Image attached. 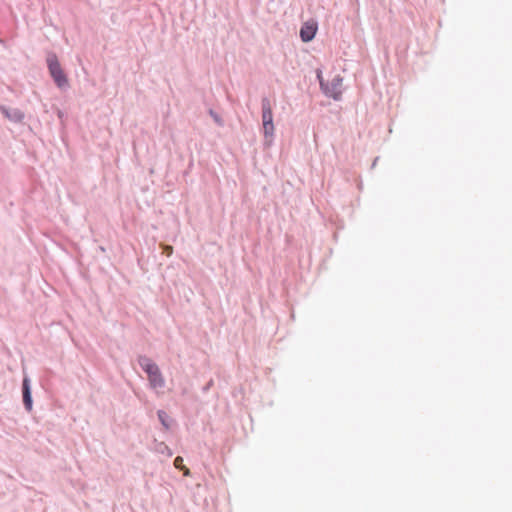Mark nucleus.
Masks as SVG:
<instances>
[{"label": "nucleus", "mask_w": 512, "mask_h": 512, "mask_svg": "<svg viewBox=\"0 0 512 512\" xmlns=\"http://www.w3.org/2000/svg\"><path fill=\"white\" fill-rule=\"evenodd\" d=\"M46 62L49 73L53 78L56 86L62 90L67 89L69 87V81L63 69L61 68L57 55L52 52L49 53L47 55Z\"/></svg>", "instance_id": "nucleus-1"}, {"label": "nucleus", "mask_w": 512, "mask_h": 512, "mask_svg": "<svg viewBox=\"0 0 512 512\" xmlns=\"http://www.w3.org/2000/svg\"><path fill=\"white\" fill-rule=\"evenodd\" d=\"M139 364L146 372L150 386L155 390L163 389L165 386V380L159 367L146 357H141L139 359Z\"/></svg>", "instance_id": "nucleus-2"}, {"label": "nucleus", "mask_w": 512, "mask_h": 512, "mask_svg": "<svg viewBox=\"0 0 512 512\" xmlns=\"http://www.w3.org/2000/svg\"><path fill=\"white\" fill-rule=\"evenodd\" d=\"M318 79L320 81V85L324 91V93L335 100L340 99L342 95V86L343 79L342 77L335 76L330 82L325 83L320 74H318Z\"/></svg>", "instance_id": "nucleus-3"}, {"label": "nucleus", "mask_w": 512, "mask_h": 512, "mask_svg": "<svg viewBox=\"0 0 512 512\" xmlns=\"http://www.w3.org/2000/svg\"><path fill=\"white\" fill-rule=\"evenodd\" d=\"M22 398L25 409L30 412L33 409V400L31 394V381L27 375H24L22 382Z\"/></svg>", "instance_id": "nucleus-4"}, {"label": "nucleus", "mask_w": 512, "mask_h": 512, "mask_svg": "<svg viewBox=\"0 0 512 512\" xmlns=\"http://www.w3.org/2000/svg\"><path fill=\"white\" fill-rule=\"evenodd\" d=\"M317 32V23L314 20L305 22L300 29V37L302 41H311Z\"/></svg>", "instance_id": "nucleus-5"}, {"label": "nucleus", "mask_w": 512, "mask_h": 512, "mask_svg": "<svg viewBox=\"0 0 512 512\" xmlns=\"http://www.w3.org/2000/svg\"><path fill=\"white\" fill-rule=\"evenodd\" d=\"M0 111L6 118L15 123L22 122L25 117L24 113L18 108H7L5 106H0Z\"/></svg>", "instance_id": "nucleus-6"}, {"label": "nucleus", "mask_w": 512, "mask_h": 512, "mask_svg": "<svg viewBox=\"0 0 512 512\" xmlns=\"http://www.w3.org/2000/svg\"><path fill=\"white\" fill-rule=\"evenodd\" d=\"M262 122L268 123L273 122L272 109L270 101L267 98L262 100Z\"/></svg>", "instance_id": "nucleus-7"}, {"label": "nucleus", "mask_w": 512, "mask_h": 512, "mask_svg": "<svg viewBox=\"0 0 512 512\" xmlns=\"http://www.w3.org/2000/svg\"><path fill=\"white\" fill-rule=\"evenodd\" d=\"M158 418H159L161 424L163 425V427L166 430L170 429V427H171V419H170L169 415L166 412L161 411V410L158 411Z\"/></svg>", "instance_id": "nucleus-8"}, {"label": "nucleus", "mask_w": 512, "mask_h": 512, "mask_svg": "<svg viewBox=\"0 0 512 512\" xmlns=\"http://www.w3.org/2000/svg\"><path fill=\"white\" fill-rule=\"evenodd\" d=\"M174 466H175V468H177L179 470H182L184 476H189L190 475V470L183 464V458L182 457L177 456L174 459Z\"/></svg>", "instance_id": "nucleus-9"}, {"label": "nucleus", "mask_w": 512, "mask_h": 512, "mask_svg": "<svg viewBox=\"0 0 512 512\" xmlns=\"http://www.w3.org/2000/svg\"><path fill=\"white\" fill-rule=\"evenodd\" d=\"M263 130H264V135L266 137L272 138V136L274 134L273 122H269V124L268 123H263Z\"/></svg>", "instance_id": "nucleus-10"}, {"label": "nucleus", "mask_w": 512, "mask_h": 512, "mask_svg": "<svg viewBox=\"0 0 512 512\" xmlns=\"http://www.w3.org/2000/svg\"><path fill=\"white\" fill-rule=\"evenodd\" d=\"M163 252H164L167 256H171V254L173 253V247H172V246H169V245H165V246H163Z\"/></svg>", "instance_id": "nucleus-11"}, {"label": "nucleus", "mask_w": 512, "mask_h": 512, "mask_svg": "<svg viewBox=\"0 0 512 512\" xmlns=\"http://www.w3.org/2000/svg\"><path fill=\"white\" fill-rule=\"evenodd\" d=\"M57 116L58 118L61 120V122H63V119H64V112L60 109H57Z\"/></svg>", "instance_id": "nucleus-12"}]
</instances>
